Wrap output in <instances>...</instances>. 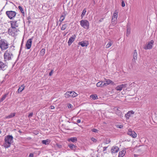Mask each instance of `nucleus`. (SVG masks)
Returning a JSON list of instances; mask_svg holds the SVG:
<instances>
[{"mask_svg": "<svg viewBox=\"0 0 157 157\" xmlns=\"http://www.w3.org/2000/svg\"><path fill=\"white\" fill-rule=\"evenodd\" d=\"M3 56L4 59L6 61L11 60L13 57V55L10 49H9L5 51Z\"/></svg>", "mask_w": 157, "mask_h": 157, "instance_id": "1", "label": "nucleus"}, {"mask_svg": "<svg viewBox=\"0 0 157 157\" xmlns=\"http://www.w3.org/2000/svg\"><path fill=\"white\" fill-rule=\"evenodd\" d=\"M9 45L8 42L5 39H2L0 40V48L2 51L7 49L9 48Z\"/></svg>", "mask_w": 157, "mask_h": 157, "instance_id": "2", "label": "nucleus"}, {"mask_svg": "<svg viewBox=\"0 0 157 157\" xmlns=\"http://www.w3.org/2000/svg\"><path fill=\"white\" fill-rule=\"evenodd\" d=\"M80 24L81 26L86 29H88L89 28V23L87 20H82L80 21Z\"/></svg>", "mask_w": 157, "mask_h": 157, "instance_id": "3", "label": "nucleus"}, {"mask_svg": "<svg viewBox=\"0 0 157 157\" xmlns=\"http://www.w3.org/2000/svg\"><path fill=\"white\" fill-rule=\"evenodd\" d=\"M6 13L10 19H12L15 17L16 13L14 11H7L6 12Z\"/></svg>", "mask_w": 157, "mask_h": 157, "instance_id": "4", "label": "nucleus"}, {"mask_svg": "<svg viewBox=\"0 0 157 157\" xmlns=\"http://www.w3.org/2000/svg\"><path fill=\"white\" fill-rule=\"evenodd\" d=\"M13 137L11 135H9L6 136L4 140L5 143H8V144H11V143H12Z\"/></svg>", "mask_w": 157, "mask_h": 157, "instance_id": "5", "label": "nucleus"}, {"mask_svg": "<svg viewBox=\"0 0 157 157\" xmlns=\"http://www.w3.org/2000/svg\"><path fill=\"white\" fill-rule=\"evenodd\" d=\"M118 13V12L117 10L115 11V12L113 13L112 19V23L113 25H115L116 24Z\"/></svg>", "mask_w": 157, "mask_h": 157, "instance_id": "6", "label": "nucleus"}, {"mask_svg": "<svg viewBox=\"0 0 157 157\" xmlns=\"http://www.w3.org/2000/svg\"><path fill=\"white\" fill-rule=\"evenodd\" d=\"M154 43V41L152 40H151L148 42V44L145 46L144 48L145 50L150 49L152 48V45Z\"/></svg>", "mask_w": 157, "mask_h": 157, "instance_id": "7", "label": "nucleus"}, {"mask_svg": "<svg viewBox=\"0 0 157 157\" xmlns=\"http://www.w3.org/2000/svg\"><path fill=\"white\" fill-rule=\"evenodd\" d=\"M11 25V27L10 28L11 29H13L14 30H16V27H17L18 25L17 23V21H10Z\"/></svg>", "mask_w": 157, "mask_h": 157, "instance_id": "8", "label": "nucleus"}, {"mask_svg": "<svg viewBox=\"0 0 157 157\" xmlns=\"http://www.w3.org/2000/svg\"><path fill=\"white\" fill-rule=\"evenodd\" d=\"M32 42V38L29 39L27 40L25 45L27 49H29L31 48Z\"/></svg>", "mask_w": 157, "mask_h": 157, "instance_id": "9", "label": "nucleus"}, {"mask_svg": "<svg viewBox=\"0 0 157 157\" xmlns=\"http://www.w3.org/2000/svg\"><path fill=\"white\" fill-rule=\"evenodd\" d=\"M128 134L132 138H136V137L137 134L134 131H132L131 129H129L128 132Z\"/></svg>", "mask_w": 157, "mask_h": 157, "instance_id": "10", "label": "nucleus"}, {"mask_svg": "<svg viewBox=\"0 0 157 157\" xmlns=\"http://www.w3.org/2000/svg\"><path fill=\"white\" fill-rule=\"evenodd\" d=\"M127 84H122L118 86L115 88V89L117 91H121L123 88H125L127 86Z\"/></svg>", "mask_w": 157, "mask_h": 157, "instance_id": "11", "label": "nucleus"}, {"mask_svg": "<svg viewBox=\"0 0 157 157\" xmlns=\"http://www.w3.org/2000/svg\"><path fill=\"white\" fill-rule=\"evenodd\" d=\"M7 65L0 60V69L3 71L6 70L7 68Z\"/></svg>", "mask_w": 157, "mask_h": 157, "instance_id": "12", "label": "nucleus"}, {"mask_svg": "<svg viewBox=\"0 0 157 157\" xmlns=\"http://www.w3.org/2000/svg\"><path fill=\"white\" fill-rule=\"evenodd\" d=\"M76 37V36L75 35H73L71 37H70L68 41V45H70L75 40Z\"/></svg>", "mask_w": 157, "mask_h": 157, "instance_id": "13", "label": "nucleus"}, {"mask_svg": "<svg viewBox=\"0 0 157 157\" xmlns=\"http://www.w3.org/2000/svg\"><path fill=\"white\" fill-rule=\"evenodd\" d=\"M17 29H16V30H14L13 29L10 28L8 29V32L10 35L13 36H14L15 33L16 32H17Z\"/></svg>", "mask_w": 157, "mask_h": 157, "instance_id": "14", "label": "nucleus"}, {"mask_svg": "<svg viewBox=\"0 0 157 157\" xmlns=\"http://www.w3.org/2000/svg\"><path fill=\"white\" fill-rule=\"evenodd\" d=\"M105 80L106 82L104 83L105 86H107L110 84L113 85L115 84L114 82L109 79H105Z\"/></svg>", "mask_w": 157, "mask_h": 157, "instance_id": "15", "label": "nucleus"}, {"mask_svg": "<svg viewBox=\"0 0 157 157\" xmlns=\"http://www.w3.org/2000/svg\"><path fill=\"white\" fill-rule=\"evenodd\" d=\"M119 150V148L116 146H113L111 149V151L112 153H115L117 152Z\"/></svg>", "mask_w": 157, "mask_h": 157, "instance_id": "16", "label": "nucleus"}, {"mask_svg": "<svg viewBox=\"0 0 157 157\" xmlns=\"http://www.w3.org/2000/svg\"><path fill=\"white\" fill-rule=\"evenodd\" d=\"M134 113V112L132 111H129L125 114V117L127 120L128 119L129 117L131 116V115Z\"/></svg>", "mask_w": 157, "mask_h": 157, "instance_id": "17", "label": "nucleus"}, {"mask_svg": "<svg viewBox=\"0 0 157 157\" xmlns=\"http://www.w3.org/2000/svg\"><path fill=\"white\" fill-rule=\"evenodd\" d=\"M68 146L71 150H73L74 151H75L77 150V147L73 144H70L68 145Z\"/></svg>", "mask_w": 157, "mask_h": 157, "instance_id": "18", "label": "nucleus"}, {"mask_svg": "<svg viewBox=\"0 0 157 157\" xmlns=\"http://www.w3.org/2000/svg\"><path fill=\"white\" fill-rule=\"evenodd\" d=\"M104 82L102 81H100L96 84V86L98 87H105Z\"/></svg>", "mask_w": 157, "mask_h": 157, "instance_id": "19", "label": "nucleus"}, {"mask_svg": "<svg viewBox=\"0 0 157 157\" xmlns=\"http://www.w3.org/2000/svg\"><path fill=\"white\" fill-rule=\"evenodd\" d=\"M68 142L71 141L73 143H76L77 140V139L76 137H72L68 139L67 140Z\"/></svg>", "mask_w": 157, "mask_h": 157, "instance_id": "20", "label": "nucleus"}, {"mask_svg": "<svg viewBox=\"0 0 157 157\" xmlns=\"http://www.w3.org/2000/svg\"><path fill=\"white\" fill-rule=\"evenodd\" d=\"M78 44L79 45H81L82 47H87L88 44L87 43H86L84 41H82L81 42H80L78 43Z\"/></svg>", "mask_w": 157, "mask_h": 157, "instance_id": "21", "label": "nucleus"}, {"mask_svg": "<svg viewBox=\"0 0 157 157\" xmlns=\"http://www.w3.org/2000/svg\"><path fill=\"white\" fill-rule=\"evenodd\" d=\"M25 86L24 85H22L21 86V87H19L18 88L17 91V93H20L23 90H24L25 88Z\"/></svg>", "mask_w": 157, "mask_h": 157, "instance_id": "22", "label": "nucleus"}, {"mask_svg": "<svg viewBox=\"0 0 157 157\" xmlns=\"http://www.w3.org/2000/svg\"><path fill=\"white\" fill-rule=\"evenodd\" d=\"M137 54L136 52V50H135L134 51L133 54V59H134V60H136L137 59Z\"/></svg>", "mask_w": 157, "mask_h": 157, "instance_id": "23", "label": "nucleus"}, {"mask_svg": "<svg viewBox=\"0 0 157 157\" xmlns=\"http://www.w3.org/2000/svg\"><path fill=\"white\" fill-rule=\"evenodd\" d=\"M126 151L124 150H122L119 152V157H123L125 155Z\"/></svg>", "mask_w": 157, "mask_h": 157, "instance_id": "24", "label": "nucleus"}, {"mask_svg": "<svg viewBox=\"0 0 157 157\" xmlns=\"http://www.w3.org/2000/svg\"><path fill=\"white\" fill-rule=\"evenodd\" d=\"M71 97H75L77 96V94L74 91H70Z\"/></svg>", "mask_w": 157, "mask_h": 157, "instance_id": "25", "label": "nucleus"}, {"mask_svg": "<svg viewBox=\"0 0 157 157\" xmlns=\"http://www.w3.org/2000/svg\"><path fill=\"white\" fill-rule=\"evenodd\" d=\"M90 98H92L94 100L97 99L98 98L97 94L91 95L90 96Z\"/></svg>", "mask_w": 157, "mask_h": 157, "instance_id": "26", "label": "nucleus"}, {"mask_svg": "<svg viewBox=\"0 0 157 157\" xmlns=\"http://www.w3.org/2000/svg\"><path fill=\"white\" fill-rule=\"evenodd\" d=\"M15 115V113H11L9 115L6 117V118H11L14 117Z\"/></svg>", "mask_w": 157, "mask_h": 157, "instance_id": "27", "label": "nucleus"}, {"mask_svg": "<svg viewBox=\"0 0 157 157\" xmlns=\"http://www.w3.org/2000/svg\"><path fill=\"white\" fill-rule=\"evenodd\" d=\"M68 26V24L66 23L62 25L61 27V30H65L67 27Z\"/></svg>", "mask_w": 157, "mask_h": 157, "instance_id": "28", "label": "nucleus"}, {"mask_svg": "<svg viewBox=\"0 0 157 157\" xmlns=\"http://www.w3.org/2000/svg\"><path fill=\"white\" fill-rule=\"evenodd\" d=\"M42 143L43 144H48L50 143V141L48 139L46 140H43L42 141Z\"/></svg>", "mask_w": 157, "mask_h": 157, "instance_id": "29", "label": "nucleus"}, {"mask_svg": "<svg viewBox=\"0 0 157 157\" xmlns=\"http://www.w3.org/2000/svg\"><path fill=\"white\" fill-rule=\"evenodd\" d=\"M70 91H67L64 94V96L66 98H68L69 97H70Z\"/></svg>", "mask_w": 157, "mask_h": 157, "instance_id": "30", "label": "nucleus"}, {"mask_svg": "<svg viewBox=\"0 0 157 157\" xmlns=\"http://www.w3.org/2000/svg\"><path fill=\"white\" fill-rule=\"evenodd\" d=\"M112 44L113 42L112 41H110L108 42V43L106 46V48H109L112 45Z\"/></svg>", "mask_w": 157, "mask_h": 157, "instance_id": "31", "label": "nucleus"}, {"mask_svg": "<svg viewBox=\"0 0 157 157\" xmlns=\"http://www.w3.org/2000/svg\"><path fill=\"white\" fill-rule=\"evenodd\" d=\"M7 94H5L3 95L2 98L0 99V101H3L6 98L7 96Z\"/></svg>", "mask_w": 157, "mask_h": 157, "instance_id": "32", "label": "nucleus"}, {"mask_svg": "<svg viewBox=\"0 0 157 157\" xmlns=\"http://www.w3.org/2000/svg\"><path fill=\"white\" fill-rule=\"evenodd\" d=\"M65 15L64 16L62 15L61 16L60 18V19L59 20V21L62 22L65 19Z\"/></svg>", "mask_w": 157, "mask_h": 157, "instance_id": "33", "label": "nucleus"}, {"mask_svg": "<svg viewBox=\"0 0 157 157\" xmlns=\"http://www.w3.org/2000/svg\"><path fill=\"white\" fill-rule=\"evenodd\" d=\"M86 11V9H84L83 10L82 12V13L81 16L82 17L85 14Z\"/></svg>", "mask_w": 157, "mask_h": 157, "instance_id": "34", "label": "nucleus"}, {"mask_svg": "<svg viewBox=\"0 0 157 157\" xmlns=\"http://www.w3.org/2000/svg\"><path fill=\"white\" fill-rule=\"evenodd\" d=\"M45 52V49L44 48H43L40 51V54L41 56H43Z\"/></svg>", "mask_w": 157, "mask_h": 157, "instance_id": "35", "label": "nucleus"}, {"mask_svg": "<svg viewBox=\"0 0 157 157\" xmlns=\"http://www.w3.org/2000/svg\"><path fill=\"white\" fill-rule=\"evenodd\" d=\"M131 29L130 28L128 27H127V33H126V35L128 36V35H129L130 33Z\"/></svg>", "mask_w": 157, "mask_h": 157, "instance_id": "36", "label": "nucleus"}, {"mask_svg": "<svg viewBox=\"0 0 157 157\" xmlns=\"http://www.w3.org/2000/svg\"><path fill=\"white\" fill-rule=\"evenodd\" d=\"M11 144H8V143H5L4 147L5 148H8L10 147Z\"/></svg>", "mask_w": 157, "mask_h": 157, "instance_id": "37", "label": "nucleus"}, {"mask_svg": "<svg viewBox=\"0 0 157 157\" xmlns=\"http://www.w3.org/2000/svg\"><path fill=\"white\" fill-rule=\"evenodd\" d=\"M18 8L21 11V13H24V10H23V9L20 6H18Z\"/></svg>", "mask_w": 157, "mask_h": 157, "instance_id": "38", "label": "nucleus"}, {"mask_svg": "<svg viewBox=\"0 0 157 157\" xmlns=\"http://www.w3.org/2000/svg\"><path fill=\"white\" fill-rule=\"evenodd\" d=\"M117 128H122L123 127V126L121 124H117L116 125Z\"/></svg>", "mask_w": 157, "mask_h": 157, "instance_id": "39", "label": "nucleus"}, {"mask_svg": "<svg viewBox=\"0 0 157 157\" xmlns=\"http://www.w3.org/2000/svg\"><path fill=\"white\" fill-rule=\"evenodd\" d=\"M91 131L92 132H96V133L98 132L99 131V130H98L97 129L95 128L92 129L91 130Z\"/></svg>", "mask_w": 157, "mask_h": 157, "instance_id": "40", "label": "nucleus"}, {"mask_svg": "<svg viewBox=\"0 0 157 157\" xmlns=\"http://www.w3.org/2000/svg\"><path fill=\"white\" fill-rule=\"evenodd\" d=\"M91 140L94 142H96L97 141V140L93 137L91 138Z\"/></svg>", "mask_w": 157, "mask_h": 157, "instance_id": "41", "label": "nucleus"}, {"mask_svg": "<svg viewBox=\"0 0 157 157\" xmlns=\"http://www.w3.org/2000/svg\"><path fill=\"white\" fill-rule=\"evenodd\" d=\"M121 5H122V6L123 7H124L125 6V3H124V1H122V2H121Z\"/></svg>", "mask_w": 157, "mask_h": 157, "instance_id": "42", "label": "nucleus"}, {"mask_svg": "<svg viewBox=\"0 0 157 157\" xmlns=\"http://www.w3.org/2000/svg\"><path fill=\"white\" fill-rule=\"evenodd\" d=\"M53 70H51V71L49 73V76H51L52 75L53 73Z\"/></svg>", "mask_w": 157, "mask_h": 157, "instance_id": "43", "label": "nucleus"}, {"mask_svg": "<svg viewBox=\"0 0 157 157\" xmlns=\"http://www.w3.org/2000/svg\"><path fill=\"white\" fill-rule=\"evenodd\" d=\"M33 113H31L29 114V115H28V117H31L33 116Z\"/></svg>", "mask_w": 157, "mask_h": 157, "instance_id": "44", "label": "nucleus"}, {"mask_svg": "<svg viewBox=\"0 0 157 157\" xmlns=\"http://www.w3.org/2000/svg\"><path fill=\"white\" fill-rule=\"evenodd\" d=\"M68 108H72L73 107V106L71 104H69L68 106Z\"/></svg>", "mask_w": 157, "mask_h": 157, "instance_id": "45", "label": "nucleus"}, {"mask_svg": "<svg viewBox=\"0 0 157 157\" xmlns=\"http://www.w3.org/2000/svg\"><path fill=\"white\" fill-rule=\"evenodd\" d=\"M33 153H30L29 155V157H33Z\"/></svg>", "mask_w": 157, "mask_h": 157, "instance_id": "46", "label": "nucleus"}, {"mask_svg": "<svg viewBox=\"0 0 157 157\" xmlns=\"http://www.w3.org/2000/svg\"><path fill=\"white\" fill-rule=\"evenodd\" d=\"M107 148V147H104L103 148V151H105L106 150V149Z\"/></svg>", "mask_w": 157, "mask_h": 157, "instance_id": "47", "label": "nucleus"}, {"mask_svg": "<svg viewBox=\"0 0 157 157\" xmlns=\"http://www.w3.org/2000/svg\"><path fill=\"white\" fill-rule=\"evenodd\" d=\"M55 108L54 107V106H50V109H54Z\"/></svg>", "mask_w": 157, "mask_h": 157, "instance_id": "48", "label": "nucleus"}, {"mask_svg": "<svg viewBox=\"0 0 157 157\" xmlns=\"http://www.w3.org/2000/svg\"><path fill=\"white\" fill-rule=\"evenodd\" d=\"M81 120L80 119H78L77 120V122L78 123H80L81 122Z\"/></svg>", "mask_w": 157, "mask_h": 157, "instance_id": "49", "label": "nucleus"}, {"mask_svg": "<svg viewBox=\"0 0 157 157\" xmlns=\"http://www.w3.org/2000/svg\"><path fill=\"white\" fill-rule=\"evenodd\" d=\"M92 2H93V5L94 6V5L95 4V2L94 0H93L92 1Z\"/></svg>", "mask_w": 157, "mask_h": 157, "instance_id": "50", "label": "nucleus"}, {"mask_svg": "<svg viewBox=\"0 0 157 157\" xmlns=\"http://www.w3.org/2000/svg\"><path fill=\"white\" fill-rule=\"evenodd\" d=\"M30 19H31V17L30 16L28 17L27 18V19L28 20H29Z\"/></svg>", "mask_w": 157, "mask_h": 157, "instance_id": "51", "label": "nucleus"}, {"mask_svg": "<svg viewBox=\"0 0 157 157\" xmlns=\"http://www.w3.org/2000/svg\"><path fill=\"white\" fill-rule=\"evenodd\" d=\"M28 22L29 23V24H30L31 22V21L30 20H28Z\"/></svg>", "mask_w": 157, "mask_h": 157, "instance_id": "52", "label": "nucleus"}, {"mask_svg": "<svg viewBox=\"0 0 157 157\" xmlns=\"http://www.w3.org/2000/svg\"><path fill=\"white\" fill-rule=\"evenodd\" d=\"M68 32H67L66 33H65V34H63V36H66V34H67V33Z\"/></svg>", "mask_w": 157, "mask_h": 157, "instance_id": "53", "label": "nucleus"}, {"mask_svg": "<svg viewBox=\"0 0 157 157\" xmlns=\"http://www.w3.org/2000/svg\"><path fill=\"white\" fill-rule=\"evenodd\" d=\"M31 139V138L30 137H28V138H27V139Z\"/></svg>", "mask_w": 157, "mask_h": 157, "instance_id": "54", "label": "nucleus"}, {"mask_svg": "<svg viewBox=\"0 0 157 157\" xmlns=\"http://www.w3.org/2000/svg\"><path fill=\"white\" fill-rule=\"evenodd\" d=\"M19 132H20V133H21V131H20V130L19 131Z\"/></svg>", "mask_w": 157, "mask_h": 157, "instance_id": "55", "label": "nucleus"}, {"mask_svg": "<svg viewBox=\"0 0 157 157\" xmlns=\"http://www.w3.org/2000/svg\"><path fill=\"white\" fill-rule=\"evenodd\" d=\"M1 133V131L0 130V134Z\"/></svg>", "mask_w": 157, "mask_h": 157, "instance_id": "56", "label": "nucleus"}, {"mask_svg": "<svg viewBox=\"0 0 157 157\" xmlns=\"http://www.w3.org/2000/svg\"><path fill=\"white\" fill-rule=\"evenodd\" d=\"M21 49V48H20V50Z\"/></svg>", "mask_w": 157, "mask_h": 157, "instance_id": "57", "label": "nucleus"}]
</instances>
